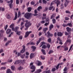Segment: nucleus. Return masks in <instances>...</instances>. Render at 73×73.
I'll use <instances>...</instances> for the list:
<instances>
[{
	"label": "nucleus",
	"instance_id": "obj_1",
	"mask_svg": "<svg viewBox=\"0 0 73 73\" xmlns=\"http://www.w3.org/2000/svg\"><path fill=\"white\" fill-rule=\"evenodd\" d=\"M25 22L26 23H25V26L26 27V28L25 29V30H28V27H29L32 25V24L30 22H28V20L26 21Z\"/></svg>",
	"mask_w": 73,
	"mask_h": 73
},
{
	"label": "nucleus",
	"instance_id": "obj_2",
	"mask_svg": "<svg viewBox=\"0 0 73 73\" xmlns=\"http://www.w3.org/2000/svg\"><path fill=\"white\" fill-rule=\"evenodd\" d=\"M24 16L25 18L27 19H30L31 17V16H32V13H27L24 15Z\"/></svg>",
	"mask_w": 73,
	"mask_h": 73
},
{
	"label": "nucleus",
	"instance_id": "obj_3",
	"mask_svg": "<svg viewBox=\"0 0 73 73\" xmlns=\"http://www.w3.org/2000/svg\"><path fill=\"white\" fill-rule=\"evenodd\" d=\"M13 0H11L10 1H7V3H10L9 4V5L10 7V8H12V7H13V5H12V3H13Z\"/></svg>",
	"mask_w": 73,
	"mask_h": 73
},
{
	"label": "nucleus",
	"instance_id": "obj_4",
	"mask_svg": "<svg viewBox=\"0 0 73 73\" xmlns=\"http://www.w3.org/2000/svg\"><path fill=\"white\" fill-rule=\"evenodd\" d=\"M32 33V31H27L25 33V38H26V37H27L28 36H29V35L30 34V33Z\"/></svg>",
	"mask_w": 73,
	"mask_h": 73
},
{
	"label": "nucleus",
	"instance_id": "obj_5",
	"mask_svg": "<svg viewBox=\"0 0 73 73\" xmlns=\"http://www.w3.org/2000/svg\"><path fill=\"white\" fill-rule=\"evenodd\" d=\"M25 51V46H23V48L22 50L21 51V53H23Z\"/></svg>",
	"mask_w": 73,
	"mask_h": 73
},
{
	"label": "nucleus",
	"instance_id": "obj_6",
	"mask_svg": "<svg viewBox=\"0 0 73 73\" xmlns=\"http://www.w3.org/2000/svg\"><path fill=\"white\" fill-rule=\"evenodd\" d=\"M36 64H38V66L41 65V64H41V62L38 60H36Z\"/></svg>",
	"mask_w": 73,
	"mask_h": 73
},
{
	"label": "nucleus",
	"instance_id": "obj_7",
	"mask_svg": "<svg viewBox=\"0 0 73 73\" xmlns=\"http://www.w3.org/2000/svg\"><path fill=\"white\" fill-rule=\"evenodd\" d=\"M47 36L48 38H49V37L50 36L51 37H52V36H53V34H50V32H49V31L47 32Z\"/></svg>",
	"mask_w": 73,
	"mask_h": 73
},
{
	"label": "nucleus",
	"instance_id": "obj_8",
	"mask_svg": "<svg viewBox=\"0 0 73 73\" xmlns=\"http://www.w3.org/2000/svg\"><path fill=\"white\" fill-rule=\"evenodd\" d=\"M14 26H15L14 24H12L10 26V28H11L12 29V31H14V29L15 28H14Z\"/></svg>",
	"mask_w": 73,
	"mask_h": 73
},
{
	"label": "nucleus",
	"instance_id": "obj_9",
	"mask_svg": "<svg viewBox=\"0 0 73 73\" xmlns=\"http://www.w3.org/2000/svg\"><path fill=\"white\" fill-rule=\"evenodd\" d=\"M66 29H67V31L68 32H71L72 31V29L70 28L69 27H67Z\"/></svg>",
	"mask_w": 73,
	"mask_h": 73
},
{
	"label": "nucleus",
	"instance_id": "obj_10",
	"mask_svg": "<svg viewBox=\"0 0 73 73\" xmlns=\"http://www.w3.org/2000/svg\"><path fill=\"white\" fill-rule=\"evenodd\" d=\"M53 27H54V26L53 25V24H51L49 27V31H51V30H52V28H53Z\"/></svg>",
	"mask_w": 73,
	"mask_h": 73
},
{
	"label": "nucleus",
	"instance_id": "obj_11",
	"mask_svg": "<svg viewBox=\"0 0 73 73\" xmlns=\"http://www.w3.org/2000/svg\"><path fill=\"white\" fill-rule=\"evenodd\" d=\"M11 30L9 29H8L6 31V33L7 34H10L11 32Z\"/></svg>",
	"mask_w": 73,
	"mask_h": 73
},
{
	"label": "nucleus",
	"instance_id": "obj_12",
	"mask_svg": "<svg viewBox=\"0 0 73 73\" xmlns=\"http://www.w3.org/2000/svg\"><path fill=\"white\" fill-rule=\"evenodd\" d=\"M35 54L33 53H31L30 55V58L31 59L32 58H33L34 57H35Z\"/></svg>",
	"mask_w": 73,
	"mask_h": 73
},
{
	"label": "nucleus",
	"instance_id": "obj_13",
	"mask_svg": "<svg viewBox=\"0 0 73 73\" xmlns=\"http://www.w3.org/2000/svg\"><path fill=\"white\" fill-rule=\"evenodd\" d=\"M66 2L64 3V5L65 7H67L68 6V3H69V1H68V0H65Z\"/></svg>",
	"mask_w": 73,
	"mask_h": 73
},
{
	"label": "nucleus",
	"instance_id": "obj_14",
	"mask_svg": "<svg viewBox=\"0 0 73 73\" xmlns=\"http://www.w3.org/2000/svg\"><path fill=\"white\" fill-rule=\"evenodd\" d=\"M63 35V33H61V32H58L57 34V35L58 36H62Z\"/></svg>",
	"mask_w": 73,
	"mask_h": 73
},
{
	"label": "nucleus",
	"instance_id": "obj_15",
	"mask_svg": "<svg viewBox=\"0 0 73 73\" xmlns=\"http://www.w3.org/2000/svg\"><path fill=\"white\" fill-rule=\"evenodd\" d=\"M21 61L20 60H18L17 61H15L14 63V64H20Z\"/></svg>",
	"mask_w": 73,
	"mask_h": 73
},
{
	"label": "nucleus",
	"instance_id": "obj_16",
	"mask_svg": "<svg viewBox=\"0 0 73 73\" xmlns=\"http://www.w3.org/2000/svg\"><path fill=\"white\" fill-rule=\"evenodd\" d=\"M19 29V27H15V29H14V30H13V31H15V32H16L18 31V29Z\"/></svg>",
	"mask_w": 73,
	"mask_h": 73
},
{
	"label": "nucleus",
	"instance_id": "obj_17",
	"mask_svg": "<svg viewBox=\"0 0 73 73\" xmlns=\"http://www.w3.org/2000/svg\"><path fill=\"white\" fill-rule=\"evenodd\" d=\"M58 40H59V41H60V42H59L60 44V45H62V42H61L62 41V40H61L60 39V38L59 37H58L57 38Z\"/></svg>",
	"mask_w": 73,
	"mask_h": 73
},
{
	"label": "nucleus",
	"instance_id": "obj_18",
	"mask_svg": "<svg viewBox=\"0 0 73 73\" xmlns=\"http://www.w3.org/2000/svg\"><path fill=\"white\" fill-rule=\"evenodd\" d=\"M15 32L17 33V35H18L19 36H20L21 35V31H17L16 32Z\"/></svg>",
	"mask_w": 73,
	"mask_h": 73
},
{
	"label": "nucleus",
	"instance_id": "obj_19",
	"mask_svg": "<svg viewBox=\"0 0 73 73\" xmlns=\"http://www.w3.org/2000/svg\"><path fill=\"white\" fill-rule=\"evenodd\" d=\"M56 3L57 5V7H58V5H59V4H60V1H59L58 0H57L56 2Z\"/></svg>",
	"mask_w": 73,
	"mask_h": 73
},
{
	"label": "nucleus",
	"instance_id": "obj_20",
	"mask_svg": "<svg viewBox=\"0 0 73 73\" xmlns=\"http://www.w3.org/2000/svg\"><path fill=\"white\" fill-rule=\"evenodd\" d=\"M35 14H34V16H37L38 14H37V11L36 10H35L34 11Z\"/></svg>",
	"mask_w": 73,
	"mask_h": 73
},
{
	"label": "nucleus",
	"instance_id": "obj_21",
	"mask_svg": "<svg viewBox=\"0 0 73 73\" xmlns=\"http://www.w3.org/2000/svg\"><path fill=\"white\" fill-rule=\"evenodd\" d=\"M17 18V12H16L15 14V16L14 19V20H16Z\"/></svg>",
	"mask_w": 73,
	"mask_h": 73
},
{
	"label": "nucleus",
	"instance_id": "obj_22",
	"mask_svg": "<svg viewBox=\"0 0 73 73\" xmlns=\"http://www.w3.org/2000/svg\"><path fill=\"white\" fill-rule=\"evenodd\" d=\"M31 48L33 49V51H35V50L36 49V47L35 46H32Z\"/></svg>",
	"mask_w": 73,
	"mask_h": 73
},
{
	"label": "nucleus",
	"instance_id": "obj_23",
	"mask_svg": "<svg viewBox=\"0 0 73 73\" xmlns=\"http://www.w3.org/2000/svg\"><path fill=\"white\" fill-rule=\"evenodd\" d=\"M42 9V7H41V6H40L38 7L37 9V10L38 11H40V9Z\"/></svg>",
	"mask_w": 73,
	"mask_h": 73
},
{
	"label": "nucleus",
	"instance_id": "obj_24",
	"mask_svg": "<svg viewBox=\"0 0 73 73\" xmlns=\"http://www.w3.org/2000/svg\"><path fill=\"white\" fill-rule=\"evenodd\" d=\"M42 53H43V54H46V53H45V50L43 49H42L41 50Z\"/></svg>",
	"mask_w": 73,
	"mask_h": 73
},
{
	"label": "nucleus",
	"instance_id": "obj_25",
	"mask_svg": "<svg viewBox=\"0 0 73 73\" xmlns=\"http://www.w3.org/2000/svg\"><path fill=\"white\" fill-rule=\"evenodd\" d=\"M47 30H48V28H45L43 29V31L44 33H45V32H46Z\"/></svg>",
	"mask_w": 73,
	"mask_h": 73
},
{
	"label": "nucleus",
	"instance_id": "obj_26",
	"mask_svg": "<svg viewBox=\"0 0 73 73\" xmlns=\"http://www.w3.org/2000/svg\"><path fill=\"white\" fill-rule=\"evenodd\" d=\"M41 38H40L39 39V40H38L36 42V45H38V44L40 42V41H41Z\"/></svg>",
	"mask_w": 73,
	"mask_h": 73
},
{
	"label": "nucleus",
	"instance_id": "obj_27",
	"mask_svg": "<svg viewBox=\"0 0 73 73\" xmlns=\"http://www.w3.org/2000/svg\"><path fill=\"white\" fill-rule=\"evenodd\" d=\"M7 73H13L9 69H8L7 71Z\"/></svg>",
	"mask_w": 73,
	"mask_h": 73
},
{
	"label": "nucleus",
	"instance_id": "obj_28",
	"mask_svg": "<svg viewBox=\"0 0 73 73\" xmlns=\"http://www.w3.org/2000/svg\"><path fill=\"white\" fill-rule=\"evenodd\" d=\"M68 25V26H69L70 27H73V25H72V23H68L67 24V26Z\"/></svg>",
	"mask_w": 73,
	"mask_h": 73
},
{
	"label": "nucleus",
	"instance_id": "obj_29",
	"mask_svg": "<svg viewBox=\"0 0 73 73\" xmlns=\"http://www.w3.org/2000/svg\"><path fill=\"white\" fill-rule=\"evenodd\" d=\"M56 19H52V23L53 24H55L56 23Z\"/></svg>",
	"mask_w": 73,
	"mask_h": 73
},
{
	"label": "nucleus",
	"instance_id": "obj_30",
	"mask_svg": "<svg viewBox=\"0 0 73 73\" xmlns=\"http://www.w3.org/2000/svg\"><path fill=\"white\" fill-rule=\"evenodd\" d=\"M15 66H11V70H15Z\"/></svg>",
	"mask_w": 73,
	"mask_h": 73
},
{
	"label": "nucleus",
	"instance_id": "obj_31",
	"mask_svg": "<svg viewBox=\"0 0 73 73\" xmlns=\"http://www.w3.org/2000/svg\"><path fill=\"white\" fill-rule=\"evenodd\" d=\"M73 45L72 44L71 46H70V49H69V51H68V52H69L72 49V47H73Z\"/></svg>",
	"mask_w": 73,
	"mask_h": 73
},
{
	"label": "nucleus",
	"instance_id": "obj_32",
	"mask_svg": "<svg viewBox=\"0 0 73 73\" xmlns=\"http://www.w3.org/2000/svg\"><path fill=\"white\" fill-rule=\"evenodd\" d=\"M41 72V69H38L36 71V73H40Z\"/></svg>",
	"mask_w": 73,
	"mask_h": 73
},
{
	"label": "nucleus",
	"instance_id": "obj_33",
	"mask_svg": "<svg viewBox=\"0 0 73 73\" xmlns=\"http://www.w3.org/2000/svg\"><path fill=\"white\" fill-rule=\"evenodd\" d=\"M55 4V1H52V2L50 6H52L53 4Z\"/></svg>",
	"mask_w": 73,
	"mask_h": 73
},
{
	"label": "nucleus",
	"instance_id": "obj_34",
	"mask_svg": "<svg viewBox=\"0 0 73 73\" xmlns=\"http://www.w3.org/2000/svg\"><path fill=\"white\" fill-rule=\"evenodd\" d=\"M41 44L40 45V47H41L42 46L44 45V44H45V43L44 42H41Z\"/></svg>",
	"mask_w": 73,
	"mask_h": 73
},
{
	"label": "nucleus",
	"instance_id": "obj_35",
	"mask_svg": "<svg viewBox=\"0 0 73 73\" xmlns=\"http://www.w3.org/2000/svg\"><path fill=\"white\" fill-rule=\"evenodd\" d=\"M31 69H35V66L34 65H32L31 67Z\"/></svg>",
	"mask_w": 73,
	"mask_h": 73
},
{
	"label": "nucleus",
	"instance_id": "obj_36",
	"mask_svg": "<svg viewBox=\"0 0 73 73\" xmlns=\"http://www.w3.org/2000/svg\"><path fill=\"white\" fill-rule=\"evenodd\" d=\"M53 7H54L53 6H52V7H49L48 8V9L50 10H52V9H53Z\"/></svg>",
	"mask_w": 73,
	"mask_h": 73
},
{
	"label": "nucleus",
	"instance_id": "obj_37",
	"mask_svg": "<svg viewBox=\"0 0 73 73\" xmlns=\"http://www.w3.org/2000/svg\"><path fill=\"white\" fill-rule=\"evenodd\" d=\"M67 42H70V43L71 42V40L70 39H68L67 40L66 43Z\"/></svg>",
	"mask_w": 73,
	"mask_h": 73
},
{
	"label": "nucleus",
	"instance_id": "obj_38",
	"mask_svg": "<svg viewBox=\"0 0 73 73\" xmlns=\"http://www.w3.org/2000/svg\"><path fill=\"white\" fill-rule=\"evenodd\" d=\"M54 17H55V16H54V14H52L51 17L50 19H54Z\"/></svg>",
	"mask_w": 73,
	"mask_h": 73
},
{
	"label": "nucleus",
	"instance_id": "obj_39",
	"mask_svg": "<svg viewBox=\"0 0 73 73\" xmlns=\"http://www.w3.org/2000/svg\"><path fill=\"white\" fill-rule=\"evenodd\" d=\"M48 9V7H45V9L44 10V12H45V11H46Z\"/></svg>",
	"mask_w": 73,
	"mask_h": 73
},
{
	"label": "nucleus",
	"instance_id": "obj_40",
	"mask_svg": "<svg viewBox=\"0 0 73 73\" xmlns=\"http://www.w3.org/2000/svg\"><path fill=\"white\" fill-rule=\"evenodd\" d=\"M63 71H64V72H66L67 71V67H65V68H64V69L63 70Z\"/></svg>",
	"mask_w": 73,
	"mask_h": 73
},
{
	"label": "nucleus",
	"instance_id": "obj_41",
	"mask_svg": "<svg viewBox=\"0 0 73 73\" xmlns=\"http://www.w3.org/2000/svg\"><path fill=\"white\" fill-rule=\"evenodd\" d=\"M51 38H49L48 39V42H50V43L51 42Z\"/></svg>",
	"mask_w": 73,
	"mask_h": 73
},
{
	"label": "nucleus",
	"instance_id": "obj_42",
	"mask_svg": "<svg viewBox=\"0 0 73 73\" xmlns=\"http://www.w3.org/2000/svg\"><path fill=\"white\" fill-rule=\"evenodd\" d=\"M28 12H31V7H29L28 8Z\"/></svg>",
	"mask_w": 73,
	"mask_h": 73
},
{
	"label": "nucleus",
	"instance_id": "obj_43",
	"mask_svg": "<svg viewBox=\"0 0 73 73\" xmlns=\"http://www.w3.org/2000/svg\"><path fill=\"white\" fill-rule=\"evenodd\" d=\"M18 17H19L21 15V13L20 12V11H19L18 12Z\"/></svg>",
	"mask_w": 73,
	"mask_h": 73
},
{
	"label": "nucleus",
	"instance_id": "obj_44",
	"mask_svg": "<svg viewBox=\"0 0 73 73\" xmlns=\"http://www.w3.org/2000/svg\"><path fill=\"white\" fill-rule=\"evenodd\" d=\"M24 56H25V54L21 55V57L22 58H24Z\"/></svg>",
	"mask_w": 73,
	"mask_h": 73
},
{
	"label": "nucleus",
	"instance_id": "obj_45",
	"mask_svg": "<svg viewBox=\"0 0 73 73\" xmlns=\"http://www.w3.org/2000/svg\"><path fill=\"white\" fill-rule=\"evenodd\" d=\"M53 50H50L48 52V54H50V53H53Z\"/></svg>",
	"mask_w": 73,
	"mask_h": 73
},
{
	"label": "nucleus",
	"instance_id": "obj_46",
	"mask_svg": "<svg viewBox=\"0 0 73 73\" xmlns=\"http://www.w3.org/2000/svg\"><path fill=\"white\" fill-rule=\"evenodd\" d=\"M7 64V62H5L4 63H1V65H5L6 64Z\"/></svg>",
	"mask_w": 73,
	"mask_h": 73
},
{
	"label": "nucleus",
	"instance_id": "obj_47",
	"mask_svg": "<svg viewBox=\"0 0 73 73\" xmlns=\"http://www.w3.org/2000/svg\"><path fill=\"white\" fill-rule=\"evenodd\" d=\"M1 9H2V11H4L5 9L4 8H3L1 9V7H0V11H1Z\"/></svg>",
	"mask_w": 73,
	"mask_h": 73
},
{
	"label": "nucleus",
	"instance_id": "obj_48",
	"mask_svg": "<svg viewBox=\"0 0 73 73\" xmlns=\"http://www.w3.org/2000/svg\"><path fill=\"white\" fill-rule=\"evenodd\" d=\"M60 5L61 6L60 8L61 9H63L64 6H63V4L62 3Z\"/></svg>",
	"mask_w": 73,
	"mask_h": 73
},
{
	"label": "nucleus",
	"instance_id": "obj_49",
	"mask_svg": "<svg viewBox=\"0 0 73 73\" xmlns=\"http://www.w3.org/2000/svg\"><path fill=\"white\" fill-rule=\"evenodd\" d=\"M46 22H48L49 21V19L48 18H46Z\"/></svg>",
	"mask_w": 73,
	"mask_h": 73
},
{
	"label": "nucleus",
	"instance_id": "obj_50",
	"mask_svg": "<svg viewBox=\"0 0 73 73\" xmlns=\"http://www.w3.org/2000/svg\"><path fill=\"white\" fill-rule=\"evenodd\" d=\"M18 69L19 70H21V69H23V67L21 66H20L18 68Z\"/></svg>",
	"mask_w": 73,
	"mask_h": 73
},
{
	"label": "nucleus",
	"instance_id": "obj_51",
	"mask_svg": "<svg viewBox=\"0 0 73 73\" xmlns=\"http://www.w3.org/2000/svg\"><path fill=\"white\" fill-rule=\"evenodd\" d=\"M6 69V67H2L1 68V70H5Z\"/></svg>",
	"mask_w": 73,
	"mask_h": 73
},
{
	"label": "nucleus",
	"instance_id": "obj_52",
	"mask_svg": "<svg viewBox=\"0 0 73 73\" xmlns=\"http://www.w3.org/2000/svg\"><path fill=\"white\" fill-rule=\"evenodd\" d=\"M42 29V27H40L38 29V31H41V30Z\"/></svg>",
	"mask_w": 73,
	"mask_h": 73
},
{
	"label": "nucleus",
	"instance_id": "obj_53",
	"mask_svg": "<svg viewBox=\"0 0 73 73\" xmlns=\"http://www.w3.org/2000/svg\"><path fill=\"white\" fill-rule=\"evenodd\" d=\"M50 44H48L47 45V48H50Z\"/></svg>",
	"mask_w": 73,
	"mask_h": 73
},
{
	"label": "nucleus",
	"instance_id": "obj_54",
	"mask_svg": "<svg viewBox=\"0 0 73 73\" xmlns=\"http://www.w3.org/2000/svg\"><path fill=\"white\" fill-rule=\"evenodd\" d=\"M16 4H19V0H16Z\"/></svg>",
	"mask_w": 73,
	"mask_h": 73
},
{
	"label": "nucleus",
	"instance_id": "obj_55",
	"mask_svg": "<svg viewBox=\"0 0 73 73\" xmlns=\"http://www.w3.org/2000/svg\"><path fill=\"white\" fill-rule=\"evenodd\" d=\"M64 50H65V51L68 50V47H66V48L64 47Z\"/></svg>",
	"mask_w": 73,
	"mask_h": 73
},
{
	"label": "nucleus",
	"instance_id": "obj_56",
	"mask_svg": "<svg viewBox=\"0 0 73 73\" xmlns=\"http://www.w3.org/2000/svg\"><path fill=\"white\" fill-rule=\"evenodd\" d=\"M7 18L8 19H11V16L9 15H8L7 16Z\"/></svg>",
	"mask_w": 73,
	"mask_h": 73
},
{
	"label": "nucleus",
	"instance_id": "obj_57",
	"mask_svg": "<svg viewBox=\"0 0 73 73\" xmlns=\"http://www.w3.org/2000/svg\"><path fill=\"white\" fill-rule=\"evenodd\" d=\"M49 22H48V23H46L44 24L45 26H47V25H49Z\"/></svg>",
	"mask_w": 73,
	"mask_h": 73
},
{
	"label": "nucleus",
	"instance_id": "obj_58",
	"mask_svg": "<svg viewBox=\"0 0 73 73\" xmlns=\"http://www.w3.org/2000/svg\"><path fill=\"white\" fill-rule=\"evenodd\" d=\"M41 58H42V60H44L45 58L44 56H41Z\"/></svg>",
	"mask_w": 73,
	"mask_h": 73
},
{
	"label": "nucleus",
	"instance_id": "obj_59",
	"mask_svg": "<svg viewBox=\"0 0 73 73\" xmlns=\"http://www.w3.org/2000/svg\"><path fill=\"white\" fill-rule=\"evenodd\" d=\"M21 26V27L20 28V29L21 30H22L24 28V25H22V26Z\"/></svg>",
	"mask_w": 73,
	"mask_h": 73
},
{
	"label": "nucleus",
	"instance_id": "obj_60",
	"mask_svg": "<svg viewBox=\"0 0 73 73\" xmlns=\"http://www.w3.org/2000/svg\"><path fill=\"white\" fill-rule=\"evenodd\" d=\"M60 65L59 64H58V65H57V66L56 67V68L57 70L58 69V68H59V66Z\"/></svg>",
	"mask_w": 73,
	"mask_h": 73
},
{
	"label": "nucleus",
	"instance_id": "obj_61",
	"mask_svg": "<svg viewBox=\"0 0 73 73\" xmlns=\"http://www.w3.org/2000/svg\"><path fill=\"white\" fill-rule=\"evenodd\" d=\"M46 48V46L45 45H44L42 47V48H43V49H45Z\"/></svg>",
	"mask_w": 73,
	"mask_h": 73
},
{
	"label": "nucleus",
	"instance_id": "obj_62",
	"mask_svg": "<svg viewBox=\"0 0 73 73\" xmlns=\"http://www.w3.org/2000/svg\"><path fill=\"white\" fill-rule=\"evenodd\" d=\"M0 32L1 33H3L4 32V31H3V30H1L0 31Z\"/></svg>",
	"mask_w": 73,
	"mask_h": 73
},
{
	"label": "nucleus",
	"instance_id": "obj_63",
	"mask_svg": "<svg viewBox=\"0 0 73 73\" xmlns=\"http://www.w3.org/2000/svg\"><path fill=\"white\" fill-rule=\"evenodd\" d=\"M56 70V69L55 68H53L52 70V72H54Z\"/></svg>",
	"mask_w": 73,
	"mask_h": 73
},
{
	"label": "nucleus",
	"instance_id": "obj_64",
	"mask_svg": "<svg viewBox=\"0 0 73 73\" xmlns=\"http://www.w3.org/2000/svg\"><path fill=\"white\" fill-rule=\"evenodd\" d=\"M46 73H50V70H49L46 71Z\"/></svg>",
	"mask_w": 73,
	"mask_h": 73
}]
</instances>
